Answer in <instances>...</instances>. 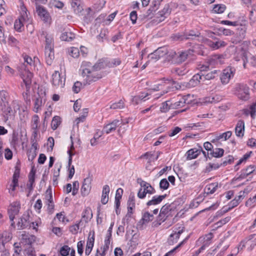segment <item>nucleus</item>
Wrapping results in <instances>:
<instances>
[{"instance_id":"nucleus-50","label":"nucleus","mask_w":256,"mask_h":256,"mask_svg":"<svg viewBox=\"0 0 256 256\" xmlns=\"http://www.w3.org/2000/svg\"><path fill=\"white\" fill-rule=\"evenodd\" d=\"M193 96H191L190 94H188L186 96H184L182 98V100H180L179 101H182V102L180 104V106H179V108L182 107L183 104H190L192 99H193Z\"/></svg>"},{"instance_id":"nucleus-30","label":"nucleus","mask_w":256,"mask_h":256,"mask_svg":"<svg viewBox=\"0 0 256 256\" xmlns=\"http://www.w3.org/2000/svg\"><path fill=\"white\" fill-rule=\"evenodd\" d=\"M62 40L70 42L75 38V34L70 31L63 32L60 37Z\"/></svg>"},{"instance_id":"nucleus-60","label":"nucleus","mask_w":256,"mask_h":256,"mask_svg":"<svg viewBox=\"0 0 256 256\" xmlns=\"http://www.w3.org/2000/svg\"><path fill=\"white\" fill-rule=\"evenodd\" d=\"M82 220H80L78 223L70 226L69 228L70 231L73 234H76L79 230L80 224Z\"/></svg>"},{"instance_id":"nucleus-9","label":"nucleus","mask_w":256,"mask_h":256,"mask_svg":"<svg viewBox=\"0 0 256 256\" xmlns=\"http://www.w3.org/2000/svg\"><path fill=\"white\" fill-rule=\"evenodd\" d=\"M46 203L48 206V212L51 214L53 212L54 205L53 202L52 190L50 186L46 191Z\"/></svg>"},{"instance_id":"nucleus-7","label":"nucleus","mask_w":256,"mask_h":256,"mask_svg":"<svg viewBox=\"0 0 256 256\" xmlns=\"http://www.w3.org/2000/svg\"><path fill=\"white\" fill-rule=\"evenodd\" d=\"M128 212L124 218L122 219V222L124 223L125 220L128 221V218L131 217L133 214L132 210L135 208V196L134 194L130 193L129 195L128 199L127 202Z\"/></svg>"},{"instance_id":"nucleus-23","label":"nucleus","mask_w":256,"mask_h":256,"mask_svg":"<svg viewBox=\"0 0 256 256\" xmlns=\"http://www.w3.org/2000/svg\"><path fill=\"white\" fill-rule=\"evenodd\" d=\"M167 196V194L160 196H154L152 200L148 201L146 204L148 206H150L152 205H156L160 204L162 200Z\"/></svg>"},{"instance_id":"nucleus-2","label":"nucleus","mask_w":256,"mask_h":256,"mask_svg":"<svg viewBox=\"0 0 256 256\" xmlns=\"http://www.w3.org/2000/svg\"><path fill=\"white\" fill-rule=\"evenodd\" d=\"M193 50H188L184 51H180L176 53V52L171 50L168 56L176 64H181L184 62L188 57L189 56L192 55Z\"/></svg>"},{"instance_id":"nucleus-41","label":"nucleus","mask_w":256,"mask_h":256,"mask_svg":"<svg viewBox=\"0 0 256 256\" xmlns=\"http://www.w3.org/2000/svg\"><path fill=\"white\" fill-rule=\"evenodd\" d=\"M152 10L149 9L146 14L139 16L138 20L144 22L151 18L152 16Z\"/></svg>"},{"instance_id":"nucleus-57","label":"nucleus","mask_w":256,"mask_h":256,"mask_svg":"<svg viewBox=\"0 0 256 256\" xmlns=\"http://www.w3.org/2000/svg\"><path fill=\"white\" fill-rule=\"evenodd\" d=\"M180 236L176 232L174 234H172L170 236V238L168 240V244L171 245L174 243L176 242L180 238Z\"/></svg>"},{"instance_id":"nucleus-15","label":"nucleus","mask_w":256,"mask_h":256,"mask_svg":"<svg viewBox=\"0 0 256 256\" xmlns=\"http://www.w3.org/2000/svg\"><path fill=\"white\" fill-rule=\"evenodd\" d=\"M182 101H178L175 102L174 104L170 103V101H166L162 103V106L160 107L161 112H166L167 111L171 109H176L179 108L180 104L182 103Z\"/></svg>"},{"instance_id":"nucleus-31","label":"nucleus","mask_w":256,"mask_h":256,"mask_svg":"<svg viewBox=\"0 0 256 256\" xmlns=\"http://www.w3.org/2000/svg\"><path fill=\"white\" fill-rule=\"evenodd\" d=\"M71 6L76 14H79L83 10L82 6L80 5V2L79 0H72Z\"/></svg>"},{"instance_id":"nucleus-6","label":"nucleus","mask_w":256,"mask_h":256,"mask_svg":"<svg viewBox=\"0 0 256 256\" xmlns=\"http://www.w3.org/2000/svg\"><path fill=\"white\" fill-rule=\"evenodd\" d=\"M20 73L24 82L25 84L26 88L29 87L32 83V74L26 68L25 64H24L20 67Z\"/></svg>"},{"instance_id":"nucleus-47","label":"nucleus","mask_w":256,"mask_h":256,"mask_svg":"<svg viewBox=\"0 0 256 256\" xmlns=\"http://www.w3.org/2000/svg\"><path fill=\"white\" fill-rule=\"evenodd\" d=\"M200 34L198 32H194V30H190L188 33L184 34L186 40L192 39L194 40L196 37H198Z\"/></svg>"},{"instance_id":"nucleus-35","label":"nucleus","mask_w":256,"mask_h":256,"mask_svg":"<svg viewBox=\"0 0 256 256\" xmlns=\"http://www.w3.org/2000/svg\"><path fill=\"white\" fill-rule=\"evenodd\" d=\"M204 74H194L189 82V84L192 86H195L198 85L200 82V80L202 79Z\"/></svg>"},{"instance_id":"nucleus-54","label":"nucleus","mask_w":256,"mask_h":256,"mask_svg":"<svg viewBox=\"0 0 256 256\" xmlns=\"http://www.w3.org/2000/svg\"><path fill=\"white\" fill-rule=\"evenodd\" d=\"M88 113H84V114L82 115L78 118H77L74 122V126H76L78 127V124L80 122H83L85 121L86 118L88 116Z\"/></svg>"},{"instance_id":"nucleus-46","label":"nucleus","mask_w":256,"mask_h":256,"mask_svg":"<svg viewBox=\"0 0 256 256\" xmlns=\"http://www.w3.org/2000/svg\"><path fill=\"white\" fill-rule=\"evenodd\" d=\"M36 170L34 169V166H32L28 178V184H33L35 182V175H36Z\"/></svg>"},{"instance_id":"nucleus-42","label":"nucleus","mask_w":256,"mask_h":256,"mask_svg":"<svg viewBox=\"0 0 256 256\" xmlns=\"http://www.w3.org/2000/svg\"><path fill=\"white\" fill-rule=\"evenodd\" d=\"M170 204H166L163 206L160 209V213L159 214L158 217L160 218L162 216H165L166 214H168L170 210Z\"/></svg>"},{"instance_id":"nucleus-20","label":"nucleus","mask_w":256,"mask_h":256,"mask_svg":"<svg viewBox=\"0 0 256 256\" xmlns=\"http://www.w3.org/2000/svg\"><path fill=\"white\" fill-rule=\"evenodd\" d=\"M198 147L199 148L198 149L196 148H191L186 152L187 160H190L196 158L200 154V150H202V147L200 146Z\"/></svg>"},{"instance_id":"nucleus-62","label":"nucleus","mask_w":256,"mask_h":256,"mask_svg":"<svg viewBox=\"0 0 256 256\" xmlns=\"http://www.w3.org/2000/svg\"><path fill=\"white\" fill-rule=\"evenodd\" d=\"M90 68L95 70L96 72H98L102 68H103V64L102 62H97L94 65L92 66L90 63V66H89Z\"/></svg>"},{"instance_id":"nucleus-63","label":"nucleus","mask_w":256,"mask_h":256,"mask_svg":"<svg viewBox=\"0 0 256 256\" xmlns=\"http://www.w3.org/2000/svg\"><path fill=\"white\" fill-rule=\"evenodd\" d=\"M82 85V84L80 82L78 81L76 82L72 86V90L75 93H78L80 90Z\"/></svg>"},{"instance_id":"nucleus-13","label":"nucleus","mask_w":256,"mask_h":256,"mask_svg":"<svg viewBox=\"0 0 256 256\" xmlns=\"http://www.w3.org/2000/svg\"><path fill=\"white\" fill-rule=\"evenodd\" d=\"M26 9V7L24 6L22 8L23 14H21L20 18L18 20H16L14 22V27L17 30L21 31V28L24 26V22L26 20H28L27 13L25 10Z\"/></svg>"},{"instance_id":"nucleus-53","label":"nucleus","mask_w":256,"mask_h":256,"mask_svg":"<svg viewBox=\"0 0 256 256\" xmlns=\"http://www.w3.org/2000/svg\"><path fill=\"white\" fill-rule=\"evenodd\" d=\"M124 102L122 100H120L118 102H116L112 104L109 108L110 109L116 110L122 109L124 108Z\"/></svg>"},{"instance_id":"nucleus-8","label":"nucleus","mask_w":256,"mask_h":256,"mask_svg":"<svg viewBox=\"0 0 256 256\" xmlns=\"http://www.w3.org/2000/svg\"><path fill=\"white\" fill-rule=\"evenodd\" d=\"M232 69V68L228 67L224 69L222 73L220 72V79L222 84H228L230 79L234 76V74Z\"/></svg>"},{"instance_id":"nucleus-25","label":"nucleus","mask_w":256,"mask_h":256,"mask_svg":"<svg viewBox=\"0 0 256 256\" xmlns=\"http://www.w3.org/2000/svg\"><path fill=\"white\" fill-rule=\"evenodd\" d=\"M68 166L69 167V168H68L69 174H68V178L69 179H71L72 178V176H74V172H75L74 166H72L70 167V166L72 163V156L74 155V154L72 153L70 150H68Z\"/></svg>"},{"instance_id":"nucleus-29","label":"nucleus","mask_w":256,"mask_h":256,"mask_svg":"<svg viewBox=\"0 0 256 256\" xmlns=\"http://www.w3.org/2000/svg\"><path fill=\"white\" fill-rule=\"evenodd\" d=\"M252 154V151H250L244 154L243 156L238 160L236 164L234 166V170L238 171L240 168L238 166L239 165L241 164L242 163H245L246 162V160L250 158Z\"/></svg>"},{"instance_id":"nucleus-51","label":"nucleus","mask_w":256,"mask_h":256,"mask_svg":"<svg viewBox=\"0 0 256 256\" xmlns=\"http://www.w3.org/2000/svg\"><path fill=\"white\" fill-rule=\"evenodd\" d=\"M40 122V118L38 115L34 114L32 117L31 122V126L32 129L38 130V124Z\"/></svg>"},{"instance_id":"nucleus-38","label":"nucleus","mask_w":256,"mask_h":256,"mask_svg":"<svg viewBox=\"0 0 256 256\" xmlns=\"http://www.w3.org/2000/svg\"><path fill=\"white\" fill-rule=\"evenodd\" d=\"M153 219V214H150L148 212H146L143 214L142 218L141 219L140 222H142V224H144L152 221Z\"/></svg>"},{"instance_id":"nucleus-59","label":"nucleus","mask_w":256,"mask_h":256,"mask_svg":"<svg viewBox=\"0 0 256 256\" xmlns=\"http://www.w3.org/2000/svg\"><path fill=\"white\" fill-rule=\"evenodd\" d=\"M170 186V184L166 178L162 179L160 182V188L162 190H167Z\"/></svg>"},{"instance_id":"nucleus-36","label":"nucleus","mask_w":256,"mask_h":256,"mask_svg":"<svg viewBox=\"0 0 256 256\" xmlns=\"http://www.w3.org/2000/svg\"><path fill=\"white\" fill-rule=\"evenodd\" d=\"M206 42L208 46L214 49H218L220 46H225L224 42L223 41H216L214 42L210 40H206Z\"/></svg>"},{"instance_id":"nucleus-52","label":"nucleus","mask_w":256,"mask_h":256,"mask_svg":"<svg viewBox=\"0 0 256 256\" xmlns=\"http://www.w3.org/2000/svg\"><path fill=\"white\" fill-rule=\"evenodd\" d=\"M250 19L252 22L256 21V4H253L250 10Z\"/></svg>"},{"instance_id":"nucleus-24","label":"nucleus","mask_w":256,"mask_h":256,"mask_svg":"<svg viewBox=\"0 0 256 256\" xmlns=\"http://www.w3.org/2000/svg\"><path fill=\"white\" fill-rule=\"evenodd\" d=\"M244 131V123L242 120H239L235 128V133L236 136L242 137Z\"/></svg>"},{"instance_id":"nucleus-45","label":"nucleus","mask_w":256,"mask_h":256,"mask_svg":"<svg viewBox=\"0 0 256 256\" xmlns=\"http://www.w3.org/2000/svg\"><path fill=\"white\" fill-rule=\"evenodd\" d=\"M222 166V164L218 163H216V164H212L209 163L208 166H207L205 168L204 172L206 173L210 172V171H212V170H217L218 169L220 166Z\"/></svg>"},{"instance_id":"nucleus-10","label":"nucleus","mask_w":256,"mask_h":256,"mask_svg":"<svg viewBox=\"0 0 256 256\" xmlns=\"http://www.w3.org/2000/svg\"><path fill=\"white\" fill-rule=\"evenodd\" d=\"M52 84L56 88H62L65 84V78L62 80L58 71H55L52 75Z\"/></svg>"},{"instance_id":"nucleus-37","label":"nucleus","mask_w":256,"mask_h":256,"mask_svg":"<svg viewBox=\"0 0 256 256\" xmlns=\"http://www.w3.org/2000/svg\"><path fill=\"white\" fill-rule=\"evenodd\" d=\"M224 150L221 148H216L215 149H213L212 152H210V156H212V157L219 158H221L223 156L224 154Z\"/></svg>"},{"instance_id":"nucleus-58","label":"nucleus","mask_w":256,"mask_h":256,"mask_svg":"<svg viewBox=\"0 0 256 256\" xmlns=\"http://www.w3.org/2000/svg\"><path fill=\"white\" fill-rule=\"evenodd\" d=\"M70 250V248L68 246L64 245L60 248V252L62 256H67L68 255Z\"/></svg>"},{"instance_id":"nucleus-27","label":"nucleus","mask_w":256,"mask_h":256,"mask_svg":"<svg viewBox=\"0 0 256 256\" xmlns=\"http://www.w3.org/2000/svg\"><path fill=\"white\" fill-rule=\"evenodd\" d=\"M236 88L238 92L245 93L246 97H244V98H249V88L246 84H236Z\"/></svg>"},{"instance_id":"nucleus-55","label":"nucleus","mask_w":256,"mask_h":256,"mask_svg":"<svg viewBox=\"0 0 256 256\" xmlns=\"http://www.w3.org/2000/svg\"><path fill=\"white\" fill-rule=\"evenodd\" d=\"M225 160H224L220 164H222V166H226L227 164H232L234 162V158L232 156L229 155L226 158H224Z\"/></svg>"},{"instance_id":"nucleus-11","label":"nucleus","mask_w":256,"mask_h":256,"mask_svg":"<svg viewBox=\"0 0 256 256\" xmlns=\"http://www.w3.org/2000/svg\"><path fill=\"white\" fill-rule=\"evenodd\" d=\"M92 181V176H90V173L88 176L84 180L82 186L81 188V194L84 196H87L91 190V182Z\"/></svg>"},{"instance_id":"nucleus-44","label":"nucleus","mask_w":256,"mask_h":256,"mask_svg":"<svg viewBox=\"0 0 256 256\" xmlns=\"http://www.w3.org/2000/svg\"><path fill=\"white\" fill-rule=\"evenodd\" d=\"M0 111L2 112H12V109L8 102H0Z\"/></svg>"},{"instance_id":"nucleus-33","label":"nucleus","mask_w":256,"mask_h":256,"mask_svg":"<svg viewBox=\"0 0 256 256\" xmlns=\"http://www.w3.org/2000/svg\"><path fill=\"white\" fill-rule=\"evenodd\" d=\"M218 188V182H214L208 184L204 189V193L206 194H212Z\"/></svg>"},{"instance_id":"nucleus-28","label":"nucleus","mask_w":256,"mask_h":256,"mask_svg":"<svg viewBox=\"0 0 256 256\" xmlns=\"http://www.w3.org/2000/svg\"><path fill=\"white\" fill-rule=\"evenodd\" d=\"M94 234L92 237H88L86 242V248L85 250V254L86 256H88L91 252L92 248L94 246Z\"/></svg>"},{"instance_id":"nucleus-4","label":"nucleus","mask_w":256,"mask_h":256,"mask_svg":"<svg viewBox=\"0 0 256 256\" xmlns=\"http://www.w3.org/2000/svg\"><path fill=\"white\" fill-rule=\"evenodd\" d=\"M18 229H24L28 227H32L33 229L36 230V226L34 222H30V216L28 214H24L20 218V221L17 223Z\"/></svg>"},{"instance_id":"nucleus-56","label":"nucleus","mask_w":256,"mask_h":256,"mask_svg":"<svg viewBox=\"0 0 256 256\" xmlns=\"http://www.w3.org/2000/svg\"><path fill=\"white\" fill-rule=\"evenodd\" d=\"M0 102H8L9 96L8 92L4 90L0 91Z\"/></svg>"},{"instance_id":"nucleus-64","label":"nucleus","mask_w":256,"mask_h":256,"mask_svg":"<svg viewBox=\"0 0 256 256\" xmlns=\"http://www.w3.org/2000/svg\"><path fill=\"white\" fill-rule=\"evenodd\" d=\"M36 237L34 235H30L28 236V238L26 239L23 242L25 243L26 244L32 245L34 242H35Z\"/></svg>"},{"instance_id":"nucleus-39","label":"nucleus","mask_w":256,"mask_h":256,"mask_svg":"<svg viewBox=\"0 0 256 256\" xmlns=\"http://www.w3.org/2000/svg\"><path fill=\"white\" fill-rule=\"evenodd\" d=\"M220 72V70H214L210 72H208L206 75H204L203 78L206 80H210L218 76Z\"/></svg>"},{"instance_id":"nucleus-17","label":"nucleus","mask_w":256,"mask_h":256,"mask_svg":"<svg viewBox=\"0 0 256 256\" xmlns=\"http://www.w3.org/2000/svg\"><path fill=\"white\" fill-rule=\"evenodd\" d=\"M120 120H113L112 122L104 126L102 130V133H106V134H108L110 132H112L114 131L116 128V127L120 124Z\"/></svg>"},{"instance_id":"nucleus-43","label":"nucleus","mask_w":256,"mask_h":256,"mask_svg":"<svg viewBox=\"0 0 256 256\" xmlns=\"http://www.w3.org/2000/svg\"><path fill=\"white\" fill-rule=\"evenodd\" d=\"M61 124V118L59 116H54L52 121L51 126L52 130H56Z\"/></svg>"},{"instance_id":"nucleus-34","label":"nucleus","mask_w":256,"mask_h":256,"mask_svg":"<svg viewBox=\"0 0 256 256\" xmlns=\"http://www.w3.org/2000/svg\"><path fill=\"white\" fill-rule=\"evenodd\" d=\"M92 218V210L90 207H87L84 210L82 214V218L86 222H88V220Z\"/></svg>"},{"instance_id":"nucleus-18","label":"nucleus","mask_w":256,"mask_h":256,"mask_svg":"<svg viewBox=\"0 0 256 256\" xmlns=\"http://www.w3.org/2000/svg\"><path fill=\"white\" fill-rule=\"evenodd\" d=\"M237 34L238 35L237 38L234 42L236 44L240 42L245 38L246 32V26L245 24H240L237 28Z\"/></svg>"},{"instance_id":"nucleus-26","label":"nucleus","mask_w":256,"mask_h":256,"mask_svg":"<svg viewBox=\"0 0 256 256\" xmlns=\"http://www.w3.org/2000/svg\"><path fill=\"white\" fill-rule=\"evenodd\" d=\"M110 190V187L108 185H105L103 186L101 199V202L103 204H106L108 202Z\"/></svg>"},{"instance_id":"nucleus-16","label":"nucleus","mask_w":256,"mask_h":256,"mask_svg":"<svg viewBox=\"0 0 256 256\" xmlns=\"http://www.w3.org/2000/svg\"><path fill=\"white\" fill-rule=\"evenodd\" d=\"M41 36H44L45 38V48H54V40L52 34L46 32L42 31Z\"/></svg>"},{"instance_id":"nucleus-22","label":"nucleus","mask_w":256,"mask_h":256,"mask_svg":"<svg viewBox=\"0 0 256 256\" xmlns=\"http://www.w3.org/2000/svg\"><path fill=\"white\" fill-rule=\"evenodd\" d=\"M170 52L168 50L167 48L165 46L160 47L156 50L154 52H152V56H158L157 58H160L166 55H169ZM168 58H170L168 56Z\"/></svg>"},{"instance_id":"nucleus-3","label":"nucleus","mask_w":256,"mask_h":256,"mask_svg":"<svg viewBox=\"0 0 256 256\" xmlns=\"http://www.w3.org/2000/svg\"><path fill=\"white\" fill-rule=\"evenodd\" d=\"M164 80L166 84H168L170 85L168 86L165 90L160 92L157 94L156 95V97L154 98V99H157L169 92L180 90L182 88L181 84L177 82L172 79H166L164 78Z\"/></svg>"},{"instance_id":"nucleus-40","label":"nucleus","mask_w":256,"mask_h":256,"mask_svg":"<svg viewBox=\"0 0 256 256\" xmlns=\"http://www.w3.org/2000/svg\"><path fill=\"white\" fill-rule=\"evenodd\" d=\"M232 134V132L231 131H228L220 134L219 136H216V139L212 140V142H215L222 138H224V140H226L231 136Z\"/></svg>"},{"instance_id":"nucleus-21","label":"nucleus","mask_w":256,"mask_h":256,"mask_svg":"<svg viewBox=\"0 0 256 256\" xmlns=\"http://www.w3.org/2000/svg\"><path fill=\"white\" fill-rule=\"evenodd\" d=\"M138 180H141L140 186L141 188H143V190L148 192V194H152L156 193V190L153 188L150 184L143 180L141 178H138Z\"/></svg>"},{"instance_id":"nucleus-5","label":"nucleus","mask_w":256,"mask_h":256,"mask_svg":"<svg viewBox=\"0 0 256 256\" xmlns=\"http://www.w3.org/2000/svg\"><path fill=\"white\" fill-rule=\"evenodd\" d=\"M252 174H256V166L250 165L246 168L242 170L239 174H238V176L236 178V180H241Z\"/></svg>"},{"instance_id":"nucleus-49","label":"nucleus","mask_w":256,"mask_h":256,"mask_svg":"<svg viewBox=\"0 0 256 256\" xmlns=\"http://www.w3.org/2000/svg\"><path fill=\"white\" fill-rule=\"evenodd\" d=\"M108 33V30L106 28H102L100 30V33L97 36V39L101 42H102L104 40L107 38V34Z\"/></svg>"},{"instance_id":"nucleus-12","label":"nucleus","mask_w":256,"mask_h":256,"mask_svg":"<svg viewBox=\"0 0 256 256\" xmlns=\"http://www.w3.org/2000/svg\"><path fill=\"white\" fill-rule=\"evenodd\" d=\"M36 10L42 20L45 22H47L50 20V14L46 9L42 6L36 4Z\"/></svg>"},{"instance_id":"nucleus-1","label":"nucleus","mask_w":256,"mask_h":256,"mask_svg":"<svg viewBox=\"0 0 256 256\" xmlns=\"http://www.w3.org/2000/svg\"><path fill=\"white\" fill-rule=\"evenodd\" d=\"M89 66L90 62H83L81 66L84 85L90 84L102 78L101 72H96Z\"/></svg>"},{"instance_id":"nucleus-19","label":"nucleus","mask_w":256,"mask_h":256,"mask_svg":"<svg viewBox=\"0 0 256 256\" xmlns=\"http://www.w3.org/2000/svg\"><path fill=\"white\" fill-rule=\"evenodd\" d=\"M44 55L46 64L50 66L54 58V48H44Z\"/></svg>"},{"instance_id":"nucleus-32","label":"nucleus","mask_w":256,"mask_h":256,"mask_svg":"<svg viewBox=\"0 0 256 256\" xmlns=\"http://www.w3.org/2000/svg\"><path fill=\"white\" fill-rule=\"evenodd\" d=\"M10 106L14 112H17L18 111L24 112L26 110V108L22 106L20 102L18 101H13Z\"/></svg>"},{"instance_id":"nucleus-48","label":"nucleus","mask_w":256,"mask_h":256,"mask_svg":"<svg viewBox=\"0 0 256 256\" xmlns=\"http://www.w3.org/2000/svg\"><path fill=\"white\" fill-rule=\"evenodd\" d=\"M226 6L224 4H216L212 9V12L216 14H222L226 10Z\"/></svg>"},{"instance_id":"nucleus-61","label":"nucleus","mask_w":256,"mask_h":256,"mask_svg":"<svg viewBox=\"0 0 256 256\" xmlns=\"http://www.w3.org/2000/svg\"><path fill=\"white\" fill-rule=\"evenodd\" d=\"M213 238V234L212 232H210L207 234H206L204 237V240L203 244H206L208 243V246L210 245V241Z\"/></svg>"},{"instance_id":"nucleus-14","label":"nucleus","mask_w":256,"mask_h":256,"mask_svg":"<svg viewBox=\"0 0 256 256\" xmlns=\"http://www.w3.org/2000/svg\"><path fill=\"white\" fill-rule=\"evenodd\" d=\"M171 10L168 5H166L164 8L160 11L158 12L156 18L158 19L156 21L158 22H160L164 21L166 18H167L170 14Z\"/></svg>"}]
</instances>
